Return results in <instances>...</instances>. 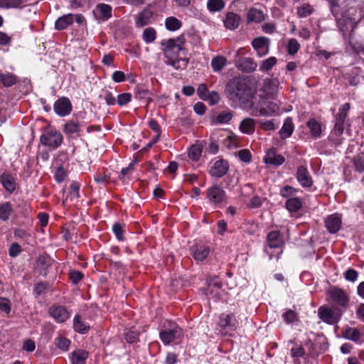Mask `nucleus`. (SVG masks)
Wrapping results in <instances>:
<instances>
[{
	"label": "nucleus",
	"instance_id": "f257e3e1",
	"mask_svg": "<svg viewBox=\"0 0 364 364\" xmlns=\"http://www.w3.org/2000/svg\"><path fill=\"white\" fill-rule=\"evenodd\" d=\"M225 92L230 100L242 105H247L253 97L252 88L245 79L240 77L230 80L226 85Z\"/></svg>",
	"mask_w": 364,
	"mask_h": 364
},
{
	"label": "nucleus",
	"instance_id": "f03ea898",
	"mask_svg": "<svg viewBox=\"0 0 364 364\" xmlns=\"http://www.w3.org/2000/svg\"><path fill=\"white\" fill-rule=\"evenodd\" d=\"M327 299L332 306L340 309L343 313L349 307L350 297L348 294L341 288L333 287L327 291Z\"/></svg>",
	"mask_w": 364,
	"mask_h": 364
},
{
	"label": "nucleus",
	"instance_id": "7ed1b4c3",
	"mask_svg": "<svg viewBox=\"0 0 364 364\" xmlns=\"http://www.w3.org/2000/svg\"><path fill=\"white\" fill-rule=\"evenodd\" d=\"M343 312L340 309H336L333 306L332 308L327 306H321L318 309V314L319 318L323 322L334 325L338 323Z\"/></svg>",
	"mask_w": 364,
	"mask_h": 364
},
{
	"label": "nucleus",
	"instance_id": "20e7f679",
	"mask_svg": "<svg viewBox=\"0 0 364 364\" xmlns=\"http://www.w3.org/2000/svg\"><path fill=\"white\" fill-rule=\"evenodd\" d=\"M40 141L43 146L54 149L62 144L63 136L59 132L51 130L42 134Z\"/></svg>",
	"mask_w": 364,
	"mask_h": 364
},
{
	"label": "nucleus",
	"instance_id": "39448f33",
	"mask_svg": "<svg viewBox=\"0 0 364 364\" xmlns=\"http://www.w3.org/2000/svg\"><path fill=\"white\" fill-rule=\"evenodd\" d=\"M53 260L48 255H39L34 264V271L39 275L46 277Z\"/></svg>",
	"mask_w": 364,
	"mask_h": 364
},
{
	"label": "nucleus",
	"instance_id": "423d86ee",
	"mask_svg": "<svg viewBox=\"0 0 364 364\" xmlns=\"http://www.w3.org/2000/svg\"><path fill=\"white\" fill-rule=\"evenodd\" d=\"M73 106L70 100L66 97H60L53 105V109L60 117H65L72 112Z\"/></svg>",
	"mask_w": 364,
	"mask_h": 364
},
{
	"label": "nucleus",
	"instance_id": "0eeeda50",
	"mask_svg": "<svg viewBox=\"0 0 364 364\" xmlns=\"http://www.w3.org/2000/svg\"><path fill=\"white\" fill-rule=\"evenodd\" d=\"M182 335V330L177 325L173 324L168 330H162L159 333V336L162 342L165 345H168L178 338Z\"/></svg>",
	"mask_w": 364,
	"mask_h": 364
},
{
	"label": "nucleus",
	"instance_id": "6e6552de",
	"mask_svg": "<svg viewBox=\"0 0 364 364\" xmlns=\"http://www.w3.org/2000/svg\"><path fill=\"white\" fill-rule=\"evenodd\" d=\"M206 198L210 203L219 204L225 200V192L219 186L214 185L207 190Z\"/></svg>",
	"mask_w": 364,
	"mask_h": 364
},
{
	"label": "nucleus",
	"instance_id": "1a4fd4ad",
	"mask_svg": "<svg viewBox=\"0 0 364 364\" xmlns=\"http://www.w3.org/2000/svg\"><path fill=\"white\" fill-rule=\"evenodd\" d=\"M296 178L303 188H310L313 185L312 177L307 168L304 166H299L297 168Z\"/></svg>",
	"mask_w": 364,
	"mask_h": 364
},
{
	"label": "nucleus",
	"instance_id": "9d476101",
	"mask_svg": "<svg viewBox=\"0 0 364 364\" xmlns=\"http://www.w3.org/2000/svg\"><path fill=\"white\" fill-rule=\"evenodd\" d=\"M161 46H164L163 53L166 58L171 59L177 58L179 52L177 51V48H179V46H176L174 38L162 41Z\"/></svg>",
	"mask_w": 364,
	"mask_h": 364
},
{
	"label": "nucleus",
	"instance_id": "9b49d317",
	"mask_svg": "<svg viewBox=\"0 0 364 364\" xmlns=\"http://www.w3.org/2000/svg\"><path fill=\"white\" fill-rule=\"evenodd\" d=\"M337 26L343 36L346 33L353 31L355 27V22L346 14H341V17L336 19Z\"/></svg>",
	"mask_w": 364,
	"mask_h": 364
},
{
	"label": "nucleus",
	"instance_id": "f8f14e48",
	"mask_svg": "<svg viewBox=\"0 0 364 364\" xmlns=\"http://www.w3.org/2000/svg\"><path fill=\"white\" fill-rule=\"evenodd\" d=\"M229 169V164L226 160L220 159L216 161L213 166L209 170V173L217 178H221L225 176Z\"/></svg>",
	"mask_w": 364,
	"mask_h": 364
},
{
	"label": "nucleus",
	"instance_id": "ddd939ff",
	"mask_svg": "<svg viewBox=\"0 0 364 364\" xmlns=\"http://www.w3.org/2000/svg\"><path fill=\"white\" fill-rule=\"evenodd\" d=\"M0 183L9 193L14 192L16 188V179L9 172L4 171L0 175Z\"/></svg>",
	"mask_w": 364,
	"mask_h": 364
},
{
	"label": "nucleus",
	"instance_id": "4468645a",
	"mask_svg": "<svg viewBox=\"0 0 364 364\" xmlns=\"http://www.w3.org/2000/svg\"><path fill=\"white\" fill-rule=\"evenodd\" d=\"M154 11L149 6L143 9L136 16L135 25L137 28H141L151 23V18L154 16Z\"/></svg>",
	"mask_w": 364,
	"mask_h": 364
},
{
	"label": "nucleus",
	"instance_id": "2eb2a0df",
	"mask_svg": "<svg viewBox=\"0 0 364 364\" xmlns=\"http://www.w3.org/2000/svg\"><path fill=\"white\" fill-rule=\"evenodd\" d=\"M50 315L58 323L65 322L69 318V314L65 306H53L49 309Z\"/></svg>",
	"mask_w": 364,
	"mask_h": 364
},
{
	"label": "nucleus",
	"instance_id": "dca6fc26",
	"mask_svg": "<svg viewBox=\"0 0 364 364\" xmlns=\"http://www.w3.org/2000/svg\"><path fill=\"white\" fill-rule=\"evenodd\" d=\"M219 326L223 329L234 330L237 326V320L232 314H222L219 318Z\"/></svg>",
	"mask_w": 364,
	"mask_h": 364
},
{
	"label": "nucleus",
	"instance_id": "f3484780",
	"mask_svg": "<svg viewBox=\"0 0 364 364\" xmlns=\"http://www.w3.org/2000/svg\"><path fill=\"white\" fill-rule=\"evenodd\" d=\"M264 161L266 164L279 166L284 162L285 159L282 155L277 154L274 149H271L267 151Z\"/></svg>",
	"mask_w": 364,
	"mask_h": 364
},
{
	"label": "nucleus",
	"instance_id": "a211bd4d",
	"mask_svg": "<svg viewBox=\"0 0 364 364\" xmlns=\"http://www.w3.org/2000/svg\"><path fill=\"white\" fill-rule=\"evenodd\" d=\"M236 66L242 72L251 73L256 69L257 64L250 58H240L237 60Z\"/></svg>",
	"mask_w": 364,
	"mask_h": 364
},
{
	"label": "nucleus",
	"instance_id": "6ab92c4d",
	"mask_svg": "<svg viewBox=\"0 0 364 364\" xmlns=\"http://www.w3.org/2000/svg\"><path fill=\"white\" fill-rule=\"evenodd\" d=\"M63 132L66 135L80 136L81 125L78 121L68 120L63 126Z\"/></svg>",
	"mask_w": 364,
	"mask_h": 364
},
{
	"label": "nucleus",
	"instance_id": "aec40b11",
	"mask_svg": "<svg viewBox=\"0 0 364 364\" xmlns=\"http://www.w3.org/2000/svg\"><path fill=\"white\" fill-rule=\"evenodd\" d=\"M193 258L197 261L204 260L209 255V248L200 245H196L191 248Z\"/></svg>",
	"mask_w": 364,
	"mask_h": 364
},
{
	"label": "nucleus",
	"instance_id": "412c9836",
	"mask_svg": "<svg viewBox=\"0 0 364 364\" xmlns=\"http://www.w3.org/2000/svg\"><path fill=\"white\" fill-rule=\"evenodd\" d=\"M74 16V14H68L59 17L55 23V29L62 31L67 28L69 26L73 24Z\"/></svg>",
	"mask_w": 364,
	"mask_h": 364
},
{
	"label": "nucleus",
	"instance_id": "4be33fe9",
	"mask_svg": "<svg viewBox=\"0 0 364 364\" xmlns=\"http://www.w3.org/2000/svg\"><path fill=\"white\" fill-rule=\"evenodd\" d=\"M240 16L235 13L229 12L224 21L225 26L230 30L237 28L240 23Z\"/></svg>",
	"mask_w": 364,
	"mask_h": 364
},
{
	"label": "nucleus",
	"instance_id": "5701e85b",
	"mask_svg": "<svg viewBox=\"0 0 364 364\" xmlns=\"http://www.w3.org/2000/svg\"><path fill=\"white\" fill-rule=\"evenodd\" d=\"M346 117V112L339 109L338 113L336 116V122L334 125V132L336 136H341L343 133V124Z\"/></svg>",
	"mask_w": 364,
	"mask_h": 364
},
{
	"label": "nucleus",
	"instance_id": "b1692460",
	"mask_svg": "<svg viewBox=\"0 0 364 364\" xmlns=\"http://www.w3.org/2000/svg\"><path fill=\"white\" fill-rule=\"evenodd\" d=\"M325 224L331 233H336L341 228V220L338 217L331 215L326 220Z\"/></svg>",
	"mask_w": 364,
	"mask_h": 364
},
{
	"label": "nucleus",
	"instance_id": "393cba45",
	"mask_svg": "<svg viewBox=\"0 0 364 364\" xmlns=\"http://www.w3.org/2000/svg\"><path fill=\"white\" fill-rule=\"evenodd\" d=\"M73 328L77 333L85 334L89 331L90 326L82 320L80 315L77 314L73 319Z\"/></svg>",
	"mask_w": 364,
	"mask_h": 364
},
{
	"label": "nucleus",
	"instance_id": "a878e982",
	"mask_svg": "<svg viewBox=\"0 0 364 364\" xmlns=\"http://www.w3.org/2000/svg\"><path fill=\"white\" fill-rule=\"evenodd\" d=\"M88 358V352L78 349L72 353L71 360L73 364H85Z\"/></svg>",
	"mask_w": 364,
	"mask_h": 364
},
{
	"label": "nucleus",
	"instance_id": "bb28decb",
	"mask_svg": "<svg viewBox=\"0 0 364 364\" xmlns=\"http://www.w3.org/2000/svg\"><path fill=\"white\" fill-rule=\"evenodd\" d=\"M255 121L252 118L244 119L240 124V130L246 134H251L255 132Z\"/></svg>",
	"mask_w": 364,
	"mask_h": 364
},
{
	"label": "nucleus",
	"instance_id": "cd10ccee",
	"mask_svg": "<svg viewBox=\"0 0 364 364\" xmlns=\"http://www.w3.org/2000/svg\"><path fill=\"white\" fill-rule=\"evenodd\" d=\"M267 242L271 248L280 247L282 243V239L279 232L271 231L267 235Z\"/></svg>",
	"mask_w": 364,
	"mask_h": 364
},
{
	"label": "nucleus",
	"instance_id": "c85d7f7f",
	"mask_svg": "<svg viewBox=\"0 0 364 364\" xmlns=\"http://www.w3.org/2000/svg\"><path fill=\"white\" fill-rule=\"evenodd\" d=\"M247 21L260 23L264 20V13L255 8H251L247 14Z\"/></svg>",
	"mask_w": 364,
	"mask_h": 364
},
{
	"label": "nucleus",
	"instance_id": "c756f323",
	"mask_svg": "<svg viewBox=\"0 0 364 364\" xmlns=\"http://www.w3.org/2000/svg\"><path fill=\"white\" fill-rule=\"evenodd\" d=\"M14 211L13 206L10 202H4L0 204V220L7 221Z\"/></svg>",
	"mask_w": 364,
	"mask_h": 364
},
{
	"label": "nucleus",
	"instance_id": "7c9ffc66",
	"mask_svg": "<svg viewBox=\"0 0 364 364\" xmlns=\"http://www.w3.org/2000/svg\"><path fill=\"white\" fill-rule=\"evenodd\" d=\"M294 131V125L292 123V120L290 117H287L284 123L279 131V134L282 139H287L289 137Z\"/></svg>",
	"mask_w": 364,
	"mask_h": 364
},
{
	"label": "nucleus",
	"instance_id": "2f4dec72",
	"mask_svg": "<svg viewBox=\"0 0 364 364\" xmlns=\"http://www.w3.org/2000/svg\"><path fill=\"white\" fill-rule=\"evenodd\" d=\"M306 125L310 130L311 134L314 138H318L321 134V125L314 118L310 119Z\"/></svg>",
	"mask_w": 364,
	"mask_h": 364
},
{
	"label": "nucleus",
	"instance_id": "473e14b6",
	"mask_svg": "<svg viewBox=\"0 0 364 364\" xmlns=\"http://www.w3.org/2000/svg\"><path fill=\"white\" fill-rule=\"evenodd\" d=\"M285 207L291 213L297 212L302 208V201L298 197L289 198L285 203Z\"/></svg>",
	"mask_w": 364,
	"mask_h": 364
},
{
	"label": "nucleus",
	"instance_id": "72a5a7b5",
	"mask_svg": "<svg viewBox=\"0 0 364 364\" xmlns=\"http://www.w3.org/2000/svg\"><path fill=\"white\" fill-rule=\"evenodd\" d=\"M95 13H98L100 17L107 20L112 16V7L108 4H100L97 6Z\"/></svg>",
	"mask_w": 364,
	"mask_h": 364
},
{
	"label": "nucleus",
	"instance_id": "f704fd0d",
	"mask_svg": "<svg viewBox=\"0 0 364 364\" xmlns=\"http://www.w3.org/2000/svg\"><path fill=\"white\" fill-rule=\"evenodd\" d=\"M298 192L299 189L293 186L287 185L280 189L279 194L282 197L289 199L296 197V196Z\"/></svg>",
	"mask_w": 364,
	"mask_h": 364
},
{
	"label": "nucleus",
	"instance_id": "c9c22d12",
	"mask_svg": "<svg viewBox=\"0 0 364 364\" xmlns=\"http://www.w3.org/2000/svg\"><path fill=\"white\" fill-rule=\"evenodd\" d=\"M225 7L223 0H208L207 8L210 12L220 11Z\"/></svg>",
	"mask_w": 364,
	"mask_h": 364
},
{
	"label": "nucleus",
	"instance_id": "e433bc0d",
	"mask_svg": "<svg viewBox=\"0 0 364 364\" xmlns=\"http://www.w3.org/2000/svg\"><path fill=\"white\" fill-rule=\"evenodd\" d=\"M165 26L168 30L174 31L181 27L182 23L176 17L171 16L166 19Z\"/></svg>",
	"mask_w": 364,
	"mask_h": 364
},
{
	"label": "nucleus",
	"instance_id": "4c0bfd02",
	"mask_svg": "<svg viewBox=\"0 0 364 364\" xmlns=\"http://www.w3.org/2000/svg\"><path fill=\"white\" fill-rule=\"evenodd\" d=\"M227 59L223 56H217L212 60L211 66L214 71H220L226 65Z\"/></svg>",
	"mask_w": 364,
	"mask_h": 364
},
{
	"label": "nucleus",
	"instance_id": "58836bf2",
	"mask_svg": "<svg viewBox=\"0 0 364 364\" xmlns=\"http://www.w3.org/2000/svg\"><path fill=\"white\" fill-rule=\"evenodd\" d=\"M112 230L114 235H116L117 240H119V241L124 240L125 224L115 223L112 226Z\"/></svg>",
	"mask_w": 364,
	"mask_h": 364
},
{
	"label": "nucleus",
	"instance_id": "ea45409f",
	"mask_svg": "<svg viewBox=\"0 0 364 364\" xmlns=\"http://www.w3.org/2000/svg\"><path fill=\"white\" fill-rule=\"evenodd\" d=\"M244 107H250L252 112L251 114L254 116H266L267 114V109L265 107H259V105L255 106L254 104L250 100V102L245 105H243Z\"/></svg>",
	"mask_w": 364,
	"mask_h": 364
},
{
	"label": "nucleus",
	"instance_id": "a19ab883",
	"mask_svg": "<svg viewBox=\"0 0 364 364\" xmlns=\"http://www.w3.org/2000/svg\"><path fill=\"white\" fill-rule=\"evenodd\" d=\"M27 0H0V8H17Z\"/></svg>",
	"mask_w": 364,
	"mask_h": 364
},
{
	"label": "nucleus",
	"instance_id": "79ce46f5",
	"mask_svg": "<svg viewBox=\"0 0 364 364\" xmlns=\"http://www.w3.org/2000/svg\"><path fill=\"white\" fill-rule=\"evenodd\" d=\"M202 146L199 144H195L191 146L188 151L189 157L193 161L199 160L201 153H202Z\"/></svg>",
	"mask_w": 364,
	"mask_h": 364
},
{
	"label": "nucleus",
	"instance_id": "37998d69",
	"mask_svg": "<svg viewBox=\"0 0 364 364\" xmlns=\"http://www.w3.org/2000/svg\"><path fill=\"white\" fill-rule=\"evenodd\" d=\"M0 82H1L5 87H10L16 82V79L12 74H4L0 73Z\"/></svg>",
	"mask_w": 364,
	"mask_h": 364
},
{
	"label": "nucleus",
	"instance_id": "c03bdc74",
	"mask_svg": "<svg viewBox=\"0 0 364 364\" xmlns=\"http://www.w3.org/2000/svg\"><path fill=\"white\" fill-rule=\"evenodd\" d=\"M269 39L265 37H258L252 41V47L257 50H262L265 46H268Z\"/></svg>",
	"mask_w": 364,
	"mask_h": 364
},
{
	"label": "nucleus",
	"instance_id": "a18cd8bd",
	"mask_svg": "<svg viewBox=\"0 0 364 364\" xmlns=\"http://www.w3.org/2000/svg\"><path fill=\"white\" fill-rule=\"evenodd\" d=\"M156 33L154 28H147L143 32V40L146 43H150L156 39Z\"/></svg>",
	"mask_w": 364,
	"mask_h": 364
},
{
	"label": "nucleus",
	"instance_id": "49530a36",
	"mask_svg": "<svg viewBox=\"0 0 364 364\" xmlns=\"http://www.w3.org/2000/svg\"><path fill=\"white\" fill-rule=\"evenodd\" d=\"M55 344L62 350H68L70 345V341L65 337L58 336L55 339Z\"/></svg>",
	"mask_w": 364,
	"mask_h": 364
},
{
	"label": "nucleus",
	"instance_id": "de8ad7c7",
	"mask_svg": "<svg viewBox=\"0 0 364 364\" xmlns=\"http://www.w3.org/2000/svg\"><path fill=\"white\" fill-rule=\"evenodd\" d=\"M282 318H283L284 321L286 322V323H287V324L291 323L294 321H298L297 314L291 309H289L286 312H284L282 314Z\"/></svg>",
	"mask_w": 364,
	"mask_h": 364
},
{
	"label": "nucleus",
	"instance_id": "09e8293b",
	"mask_svg": "<svg viewBox=\"0 0 364 364\" xmlns=\"http://www.w3.org/2000/svg\"><path fill=\"white\" fill-rule=\"evenodd\" d=\"M277 58L275 57H269L264 60L260 65V70L269 71L272 70L273 66L277 63Z\"/></svg>",
	"mask_w": 364,
	"mask_h": 364
},
{
	"label": "nucleus",
	"instance_id": "8fccbe9b",
	"mask_svg": "<svg viewBox=\"0 0 364 364\" xmlns=\"http://www.w3.org/2000/svg\"><path fill=\"white\" fill-rule=\"evenodd\" d=\"M312 12L313 8L308 4L299 6L297 9V14L301 18L306 17L311 14Z\"/></svg>",
	"mask_w": 364,
	"mask_h": 364
},
{
	"label": "nucleus",
	"instance_id": "3c124183",
	"mask_svg": "<svg viewBox=\"0 0 364 364\" xmlns=\"http://www.w3.org/2000/svg\"><path fill=\"white\" fill-rule=\"evenodd\" d=\"M345 337L353 341H358L360 339V332L354 328H348L346 330Z\"/></svg>",
	"mask_w": 364,
	"mask_h": 364
},
{
	"label": "nucleus",
	"instance_id": "603ef678",
	"mask_svg": "<svg viewBox=\"0 0 364 364\" xmlns=\"http://www.w3.org/2000/svg\"><path fill=\"white\" fill-rule=\"evenodd\" d=\"M151 93L149 90L144 89L142 87H137L135 92V97L139 100L147 99L149 101L151 100Z\"/></svg>",
	"mask_w": 364,
	"mask_h": 364
},
{
	"label": "nucleus",
	"instance_id": "864d4df0",
	"mask_svg": "<svg viewBox=\"0 0 364 364\" xmlns=\"http://www.w3.org/2000/svg\"><path fill=\"white\" fill-rule=\"evenodd\" d=\"M232 118V114L230 111L222 112L216 117L215 123L223 124L227 123Z\"/></svg>",
	"mask_w": 364,
	"mask_h": 364
},
{
	"label": "nucleus",
	"instance_id": "5fc2aeb1",
	"mask_svg": "<svg viewBox=\"0 0 364 364\" xmlns=\"http://www.w3.org/2000/svg\"><path fill=\"white\" fill-rule=\"evenodd\" d=\"M343 276L346 280L354 282L358 277V272L354 269L349 268L343 273Z\"/></svg>",
	"mask_w": 364,
	"mask_h": 364
},
{
	"label": "nucleus",
	"instance_id": "6e6d98bb",
	"mask_svg": "<svg viewBox=\"0 0 364 364\" xmlns=\"http://www.w3.org/2000/svg\"><path fill=\"white\" fill-rule=\"evenodd\" d=\"M300 48V45L297 40L295 38H291L288 43V53L290 55H294L297 53Z\"/></svg>",
	"mask_w": 364,
	"mask_h": 364
},
{
	"label": "nucleus",
	"instance_id": "4d7b16f0",
	"mask_svg": "<svg viewBox=\"0 0 364 364\" xmlns=\"http://www.w3.org/2000/svg\"><path fill=\"white\" fill-rule=\"evenodd\" d=\"M277 80L267 79L264 80V90L267 92L273 93L277 89Z\"/></svg>",
	"mask_w": 364,
	"mask_h": 364
},
{
	"label": "nucleus",
	"instance_id": "13d9d810",
	"mask_svg": "<svg viewBox=\"0 0 364 364\" xmlns=\"http://www.w3.org/2000/svg\"><path fill=\"white\" fill-rule=\"evenodd\" d=\"M83 274L77 270H70L69 272V278L74 284H77L82 279Z\"/></svg>",
	"mask_w": 364,
	"mask_h": 364
},
{
	"label": "nucleus",
	"instance_id": "bf43d9fd",
	"mask_svg": "<svg viewBox=\"0 0 364 364\" xmlns=\"http://www.w3.org/2000/svg\"><path fill=\"white\" fill-rule=\"evenodd\" d=\"M14 235L16 238L27 241L30 237V234L23 229L16 228L14 231Z\"/></svg>",
	"mask_w": 364,
	"mask_h": 364
},
{
	"label": "nucleus",
	"instance_id": "052dcab7",
	"mask_svg": "<svg viewBox=\"0 0 364 364\" xmlns=\"http://www.w3.org/2000/svg\"><path fill=\"white\" fill-rule=\"evenodd\" d=\"M132 100V95L128 92L122 93L117 97V104L119 106H124L128 104Z\"/></svg>",
	"mask_w": 364,
	"mask_h": 364
},
{
	"label": "nucleus",
	"instance_id": "680f3d73",
	"mask_svg": "<svg viewBox=\"0 0 364 364\" xmlns=\"http://www.w3.org/2000/svg\"><path fill=\"white\" fill-rule=\"evenodd\" d=\"M265 108L267 109V114L266 116H271L274 114L278 110V105L273 102H267L264 103Z\"/></svg>",
	"mask_w": 364,
	"mask_h": 364
},
{
	"label": "nucleus",
	"instance_id": "e2e57ef3",
	"mask_svg": "<svg viewBox=\"0 0 364 364\" xmlns=\"http://www.w3.org/2000/svg\"><path fill=\"white\" fill-rule=\"evenodd\" d=\"M258 123L260 125V127L264 131H272L276 129L277 128L272 120L265 122L260 120L258 122Z\"/></svg>",
	"mask_w": 364,
	"mask_h": 364
},
{
	"label": "nucleus",
	"instance_id": "0e129e2a",
	"mask_svg": "<svg viewBox=\"0 0 364 364\" xmlns=\"http://www.w3.org/2000/svg\"><path fill=\"white\" fill-rule=\"evenodd\" d=\"M139 333L136 331L129 330L125 333V339L129 343H135L138 341Z\"/></svg>",
	"mask_w": 364,
	"mask_h": 364
},
{
	"label": "nucleus",
	"instance_id": "69168bd1",
	"mask_svg": "<svg viewBox=\"0 0 364 364\" xmlns=\"http://www.w3.org/2000/svg\"><path fill=\"white\" fill-rule=\"evenodd\" d=\"M238 157L242 161L248 163L251 161V154L247 149H241L237 153Z\"/></svg>",
	"mask_w": 364,
	"mask_h": 364
},
{
	"label": "nucleus",
	"instance_id": "338daca9",
	"mask_svg": "<svg viewBox=\"0 0 364 364\" xmlns=\"http://www.w3.org/2000/svg\"><path fill=\"white\" fill-rule=\"evenodd\" d=\"M70 195L72 198H78L80 197L79 190L80 185L78 183L73 181L70 186Z\"/></svg>",
	"mask_w": 364,
	"mask_h": 364
},
{
	"label": "nucleus",
	"instance_id": "774afa93",
	"mask_svg": "<svg viewBox=\"0 0 364 364\" xmlns=\"http://www.w3.org/2000/svg\"><path fill=\"white\" fill-rule=\"evenodd\" d=\"M0 310L6 314L11 311L10 301L8 299L0 297Z\"/></svg>",
	"mask_w": 364,
	"mask_h": 364
}]
</instances>
